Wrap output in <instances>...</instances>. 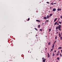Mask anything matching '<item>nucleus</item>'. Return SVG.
<instances>
[{
  "label": "nucleus",
  "mask_w": 62,
  "mask_h": 62,
  "mask_svg": "<svg viewBox=\"0 0 62 62\" xmlns=\"http://www.w3.org/2000/svg\"><path fill=\"white\" fill-rule=\"evenodd\" d=\"M61 27L62 26H61V25H59L58 26V28L59 30V31H61Z\"/></svg>",
  "instance_id": "1"
},
{
  "label": "nucleus",
  "mask_w": 62,
  "mask_h": 62,
  "mask_svg": "<svg viewBox=\"0 0 62 62\" xmlns=\"http://www.w3.org/2000/svg\"><path fill=\"white\" fill-rule=\"evenodd\" d=\"M56 10V9L55 8H54L52 10L53 11H55Z\"/></svg>",
  "instance_id": "2"
},
{
  "label": "nucleus",
  "mask_w": 62,
  "mask_h": 62,
  "mask_svg": "<svg viewBox=\"0 0 62 62\" xmlns=\"http://www.w3.org/2000/svg\"><path fill=\"white\" fill-rule=\"evenodd\" d=\"M47 54H48V55H47V57H48V58H49V57H50V54H49V53H47Z\"/></svg>",
  "instance_id": "3"
},
{
  "label": "nucleus",
  "mask_w": 62,
  "mask_h": 62,
  "mask_svg": "<svg viewBox=\"0 0 62 62\" xmlns=\"http://www.w3.org/2000/svg\"><path fill=\"white\" fill-rule=\"evenodd\" d=\"M46 60V59H45L44 60H43V62H45V60Z\"/></svg>",
  "instance_id": "4"
},
{
  "label": "nucleus",
  "mask_w": 62,
  "mask_h": 62,
  "mask_svg": "<svg viewBox=\"0 0 62 62\" xmlns=\"http://www.w3.org/2000/svg\"><path fill=\"white\" fill-rule=\"evenodd\" d=\"M52 47L53 49L54 48V43H53V46H52Z\"/></svg>",
  "instance_id": "5"
},
{
  "label": "nucleus",
  "mask_w": 62,
  "mask_h": 62,
  "mask_svg": "<svg viewBox=\"0 0 62 62\" xmlns=\"http://www.w3.org/2000/svg\"><path fill=\"white\" fill-rule=\"evenodd\" d=\"M12 58H14H14H15V56H13L12 57Z\"/></svg>",
  "instance_id": "6"
},
{
  "label": "nucleus",
  "mask_w": 62,
  "mask_h": 62,
  "mask_svg": "<svg viewBox=\"0 0 62 62\" xmlns=\"http://www.w3.org/2000/svg\"><path fill=\"white\" fill-rule=\"evenodd\" d=\"M43 19H45V20H46V19H47V17H44V18H43Z\"/></svg>",
  "instance_id": "7"
},
{
  "label": "nucleus",
  "mask_w": 62,
  "mask_h": 62,
  "mask_svg": "<svg viewBox=\"0 0 62 62\" xmlns=\"http://www.w3.org/2000/svg\"><path fill=\"white\" fill-rule=\"evenodd\" d=\"M36 21H37V22H40V21L38 20H36Z\"/></svg>",
  "instance_id": "8"
},
{
  "label": "nucleus",
  "mask_w": 62,
  "mask_h": 62,
  "mask_svg": "<svg viewBox=\"0 0 62 62\" xmlns=\"http://www.w3.org/2000/svg\"><path fill=\"white\" fill-rule=\"evenodd\" d=\"M62 48V47H59L58 48V50H59V49H61Z\"/></svg>",
  "instance_id": "9"
},
{
  "label": "nucleus",
  "mask_w": 62,
  "mask_h": 62,
  "mask_svg": "<svg viewBox=\"0 0 62 62\" xmlns=\"http://www.w3.org/2000/svg\"><path fill=\"white\" fill-rule=\"evenodd\" d=\"M58 23H60V24H61L62 23V22L60 21H59L58 22Z\"/></svg>",
  "instance_id": "10"
},
{
  "label": "nucleus",
  "mask_w": 62,
  "mask_h": 62,
  "mask_svg": "<svg viewBox=\"0 0 62 62\" xmlns=\"http://www.w3.org/2000/svg\"><path fill=\"white\" fill-rule=\"evenodd\" d=\"M57 19V18H55L54 20V22H56V19Z\"/></svg>",
  "instance_id": "11"
},
{
  "label": "nucleus",
  "mask_w": 62,
  "mask_h": 62,
  "mask_svg": "<svg viewBox=\"0 0 62 62\" xmlns=\"http://www.w3.org/2000/svg\"><path fill=\"white\" fill-rule=\"evenodd\" d=\"M50 16H49L48 15L47 16V19H48V18H49V17H50Z\"/></svg>",
  "instance_id": "12"
},
{
  "label": "nucleus",
  "mask_w": 62,
  "mask_h": 62,
  "mask_svg": "<svg viewBox=\"0 0 62 62\" xmlns=\"http://www.w3.org/2000/svg\"><path fill=\"white\" fill-rule=\"evenodd\" d=\"M53 50H54V49H53V48H52V49H51V51H50V52H52V51H53Z\"/></svg>",
  "instance_id": "13"
},
{
  "label": "nucleus",
  "mask_w": 62,
  "mask_h": 62,
  "mask_svg": "<svg viewBox=\"0 0 62 62\" xmlns=\"http://www.w3.org/2000/svg\"><path fill=\"white\" fill-rule=\"evenodd\" d=\"M51 31V29H49V32H50V31Z\"/></svg>",
  "instance_id": "14"
},
{
  "label": "nucleus",
  "mask_w": 62,
  "mask_h": 62,
  "mask_svg": "<svg viewBox=\"0 0 62 62\" xmlns=\"http://www.w3.org/2000/svg\"><path fill=\"white\" fill-rule=\"evenodd\" d=\"M57 23H56L55 22L54 24V25H56V24Z\"/></svg>",
  "instance_id": "15"
},
{
  "label": "nucleus",
  "mask_w": 62,
  "mask_h": 62,
  "mask_svg": "<svg viewBox=\"0 0 62 62\" xmlns=\"http://www.w3.org/2000/svg\"><path fill=\"white\" fill-rule=\"evenodd\" d=\"M50 17H51V16H52V15H53V14H50Z\"/></svg>",
  "instance_id": "16"
},
{
  "label": "nucleus",
  "mask_w": 62,
  "mask_h": 62,
  "mask_svg": "<svg viewBox=\"0 0 62 62\" xmlns=\"http://www.w3.org/2000/svg\"><path fill=\"white\" fill-rule=\"evenodd\" d=\"M34 29L36 30V31H38V30L36 28H34Z\"/></svg>",
  "instance_id": "17"
},
{
  "label": "nucleus",
  "mask_w": 62,
  "mask_h": 62,
  "mask_svg": "<svg viewBox=\"0 0 62 62\" xmlns=\"http://www.w3.org/2000/svg\"><path fill=\"white\" fill-rule=\"evenodd\" d=\"M58 29V27H56V29L57 30Z\"/></svg>",
  "instance_id": "18"
},
{
  "label": "nucleus",
  "mask_w": 62,
  "mask_h": 62,
  "mask_svg": "<svg viewBox=\"0 0 62 62\" xmlns=\"http://www.w3.org/2000/svg\"><path fill=\"white\" fill-rule=\"evenodd\" d=\"M38 27L39 28H40V25H38Z\"/></svg>",
  "instance_id": "19"
},
{
  "label": "nucleus",
  "mask_w": 62,
  "mask_h": 62,
  "mask_svg": "<svg viewBox=\"0 0 62 62\" xmlns=\"http://www.w3.org/2000/svg\"><path fill=\"white\" fill-rule=\"evenodd\" d=\"M57 37L56 36L55 37V39H56V40L57 39Z\"/></svg>",
  "instance_id": "20"
},
{
  "label": "nucleus",
  "mask_w": 62,
  "mask_h": 62,
  "mask_svg": "<svg viewBox=\"0 0 62 62\" xmlns=\"http://www.w3.org/2000/svg\"><path fill=\"white\" fill-rule=\"evenodd\" d=\"M30 20V18H29L27 20V21H29Z\"/></svg>",
  "instance_id": "21"
},
{
  "label": "nucleus",
  "mask_w": 62,
  "mask_h": 62,
  "mask_svg": "<svg viewBox=\"0 0 62 62\" xmlns=\"http://www.w3.org/2000/svg\"><path fill=\"white\" fill-rule=\"evenodd\" d=\"M52 56H54V52H53V55H52Z\"/></svg>",
  "instance_id": "22"
},
{
  "label": "nucleus",
  "mask_w": 62,
  "mask_h": 62,
  "mask_svg": "<svg viewBox=\"0 0 62 62\" xmlns=\"http://www.w3.org/2000/svg\"><path fill=\"white\" fill-rule=\"evenodd\" d=\"M57 11H59V8H58L57 9Z\"/></svg>",
  "instance_id": "23"
},
{
  "label": "nucleus",
  "mask_w": 62,
  "mask_h": 62,
  "mask_svg": "<svg viewBox=\"0 0 62 62\" xmlns=\"http://www.w3.org/2000/svg\"><path fill=\"white\" fill-rule=\"evenodd\" d=\"M60 38H61V39H60V40H62V37H60Z\"/></svg>",
  "instance_id": "24"
},
{
  "label": "nucleus",
  "mask_w": 62,
  "mask_h": 62,
  "mask_svg": "<svg viewBox=\"0 0 62 62\" xmlns=\"http://www.w3.org/2000/svg\"><path fill=\"white\" fill-rule=\"evenodd\" d=\"M46 3H47V4H49V2H46Z\"/></svg>",
  "instance_id": "25"
},
{
  "label": "nucleus",
  "mask_w": 62,
  "mask_h": 62,
  "mask_svg": "<svg viewBox=\"0 0 62 62\" xmlns=\"http://www.w3.org/2000/svg\"><path fill=\"white\" fill-rule=\"evenodd\" d=\"M62 36V35H61V34L59 36V37H61V36Z\"/></svg>",
  "instance_id": "26"
},
{
  "label": "nucleus",
  "mask_w": 62,
  "mask_h": 62,
  "mask_svg": "<svg viewBox=\"0 0 62 62\" xmlns=\"http://www.w3.org/2000/svg\"><path fill=\"white\" fill-rule=\"evenodd\" d=\"M55 42H56V40H55V42H54V44H55Z\"/></svg>",
  "instance_id": "27"
},
{
  "label": "nucleus",
  "mask_w": 62,
  "mask_h": 62,
  "mask_svg": "<svg viewBox=\"0 0 62 62\" xmlns=\"http://www.w3.org/2000/svg\"><path fill=\"white\" fill-rule=\"evenodd\" d=\"M50 42L48 43V45H50Z\"/></svg>",
  "instance_id": "28"
},
{
  "label": "nucleus",
  "mask_w": 62,
  "mask_h": 62,
  "mask_svg": "<svg viewBox=\"0 0 62 62\" xmlns=\"http://www.w3.org/2000/svg\"><path fill=\"white\" fill-rule=\"evenodd\" d=\"M57 59H58V60H59V57H58L57 58Z\"/></svg>",
  "instance_id": "29"
},
{
  "label": "nucleus",
  "mask_w": 62,
  "mask_h": 62,
  "mask_svg": "<svg viewBox=\"0 0 62 62\" xmlns=\"http://www.w3.org/2000/svg\"><path fill=\"white\" fill-rule=\"evenodd\" d=\"M60 56L61 57L62 56V54H61V53L60 54Z\"/></svg>",
  "instance_id": "30"
},
{
  "label": "nucleus",
  "mask_w": 62,
  "mask_h": 62,
  "mask_svg": "<svg viewBox=\"0 0 62 62\" xmlns=\"http://www.w3.org/2000/svg\"><path fill=\"white\" fill-rule=\"evenodd\" d=\"M60 18H61V19H62V16H61Z\"/></svg>",
  "instance_id": "31"
},
{
  "label": "nucleus",
  "mask_w": 62,
  "mask_h": 62,
  "mask_svg": "<svg viewBox=\"0 0 62 62\" xmlns=\"http://www.w3.org/2000/svg\"><path fill=\"white\" fill-rule=\"evenodd\" d=\"M40 31H42V30L41 29H40Z\"/></svg>",
  "instance_id": "32"
},
{
  "label": "nucleus",
  "mask_w": 62,
  "mask_h": 62,
  "mask_svg": "<svg viewBox=\"0 0 62 62\" xmlns=\"http://www.w3.org/2000/svg\"><path fill=\"white\" fill-rule=\"evenodd\" d=\"M57 25H59V24L58 23H57Z\"/></svg>",
  "instance_id": "33"
},
{
  "label": "nucleus",
  "mask_w": 62,
  "mask_h": 62,
  "mask_svg": "<svg viewBox=\"0 0 62 62\" xmlns=\"http://www.w3.org/2000/svg\"><path fill=\"white\" fill-rule=\"evenodd\" d=\"M30 58H32V56H31L30 57Z\"/></svg>",
  "instance_id": "34"
},
{
  "label": "nucleus",
  "mask_w": 62,
  "mask_h": 62,
  "mask_svg": "<svg viewBox=\"0 0 62 62\" xmlns=\"http://www.w3.org/2000/svg\"><path fill=\"white\" fill-rule=\"evenodd\" d=\"M51 5H54V3H51Z\"/></svg>",
  "instance_id": "35"
},
{
  "label": "nucleus",
  "mask_w": 62,
  "mask_h": 62,
  "mask_svg": "<svg viewBox=\"0 0 62 62\" xmlns=\"http://www.w3.org/2000/svg\"><path fill=\"white\" fill-rule=\"evenodd\" d=\"M59 10L60 11L61 10V8Z\"/></svg>",
  "instance_id": "36"
},
{
  "label": "nucleus",
  "mask_w": 62,
  "mask_h": 62,
  "mask_svg": "<svg viewBox=\"0 0 62 62\" xmlns=\"http://www.w3.org/2000/svg\"><path fill=\"white\" fill-rule=\"evenodd\" d=\"M58 21H57L56 22V23H58Z\"/></svg>",
  "instance_id": "37"
},
{
  "label": "nucleus",
  "mask_w": 62,
  "mask_h": 62,
  "mask_svg": "<svg viewBox=\"0 0 62 62\" xmlns=\"http://www.w3.org/2000/svg\"><path fill=\"white\" fill-rule=\"evenodd\" d=\"M58 21H57L56 22V23H58Z\"/></svg>",
  "instance_id": "38"
},
{
  "label": "nucleus",
  "mask_w": 62,
  "mask_h": 62,
  "mask_svg": "<svg viewBox=\"0 0 62 62\" xmlns=\"http://www.w3.org/2000/svg\"><path fill=\"white\" fill-rule=\"evenodd\" d=\"M56 55H57L58 56V55H59V54H56Z\"/></svg>",
  "instance_id": "39"
},
{
  "label": "nucleus",
  "mask_w": 62,
  "mask_h": 62,
  "mask_svg": "<svg viewBox=\"0 0 62 62\" xmlns=\"http://www.w3.org/2000/svg\"><path fill=\"white\" fill-rule=\"evenodd\" d=\"M60 35H61L60 34V33H59V36H60Z\"/></svg>",
  "instance_id": "40"
},
{
  "label": "nucleus",
  "mask_w": 62,
  "mask_h": 62,
  "mask_svg": "<svg viewBox=\"0 0 62 62\" xmlns=\"http://www.w3.org/2000/svg\"><path fill=\"white\" fill-rule=\"evenodd\" d=\"M58 31H57L56 33V34H58Z\"/></svg>",
  "instance_id": "41"
},
{
  "label": "nucleus",
  "mask_w": 62,
  "mask_h": 62,
  "mask_svg": "<svg viewBox=\"0 0 62 62\" xmlns=\"http://www.w3.org/2000/svg\"><path fill=\"white\" fill-rule=\"evenodd\" d=\"M46 21H47V22H48V21H49L48 20H46Z\"/></svg>",
  "instance_id": "42"
},
{
  "label": "nucleus",
  "mask_w": 62,
  "mask_h": 62,
  "mask_svg": "<svg viewBox=\"0 0 62 62\" xmlns=\"http://www.w3.org/2000/svg\"><path fill=\"white\" fill-rule=\"evenodd\" d=\"M60 19V18H58V21H59V19Z\"/></svg>",
  "instance_id": "43"
},
{
  "label": "nucleus",
  "mask_w": 62,
  "mask_h": 62,
  "mask_svg": "<svg viewBox=\"0 0 62 62\" xmlns=\"http://www.w3.org/2000/svg\"><path fill=\"white\" fill-rule=\"evenodd\" d=\"M56 4V3H54V4Z\"/></svg>",
  "instance_id": "44"
},
{
  "label": "nucleus",
  "mask_w": 62,
  "mask_h": 62,
  "mask_svg": "<svg viewBox=\"0 0 62 62\" xmlns=\"http://www.w3.org/2000/svg\"><path fill=\"white\" fill-rule=\"evenodd\" d=\"M54 52H56V50H55Z\"/></svg>",
  "instance_id": "45"
},
{
  "label": "nucleus",
  "mask_w": 62,
  "mask_h": 62,
  "mask_svg": "<svg viewBox=\"0 0 62 62\" xmlns=\"http://www.w3.org/2000/svg\"><path fill=\"white\" fill-rule=\"evenodd\" d=\"M61 35H62V32H61Z\"/></svg>",
  "instance_id": "46"
},
{
  "label": "nucleus",
  "mask_w": 62,
  "mask_h": 62,
  "mask_svg": "<svg viewBox=\"0 0 62 62\" xmlns=\"http://www.w3.org/2000/svg\"><path fill=\"white\" fill-rule=\"evenodd\" d=\"M45 50H47V48H46L45 49Z\"/></svg>",
  "instance_id": "47"
},
{
  "label": "nucleus",
  "mask_w": 62,
  "mask_h": 62,
  "mask_svg": "<svg viewBox=\"0 0 62 62\" xmlns=\"http://www.w3.org/2000/svg\"><path fill=\"white\" fill-rule=\"evenodd\" d=\"M58 53H60L59 51H58Z\"/></svg>",
  "instance_id": "48"
},
{
  "label": "nucleus",
  "mask_w": 62,
  "mask_h": 62,
  "mask_svg": "<svg viewBox=\"0 0 62 62\" xmlns=\"http://www.w3.org/2000/svg\"><path fill=\"white\" fill-rule=\"evenodd\" d=\"M46 22H47V21H46Z\"/></svg>",
  "instance_id": "49"
},
{
  "label": "nucleus",
  "mask_w": 62,
  "mask_h": 62,
  "mask_svg": "<svg viewBox=\"0 0 62 62\" xmlns=\"http://www.w3.org/2000/svg\"><path fill=\"white\" fill-rule=\"evenodd\" d=\"M50 8H52V7H50Z\"/></svg>",
  "instance_id": "50"
},
{
  "label": "nucleus",
  "mask_w": 62,
  "mask_h": 62,
  "mask_svg": "<svg viewBox=\"0 0 62 62\" xmlns=\"http://www.w3.org/2000/svg\"><path fill=\"white\" fill-rule=\"evenodd\" d=\"M42 59H44V58H42Z\"/></svg>",
  "instance_id": "51"
},
{
  "label": "nucleus",
  "mask_w": 62,
  "mask_h": 62,
  "mask_svg": "<svg viewBox=\"0 0 62 62\" xmlns=\"http://www.w3.org/2000/svg\"><path fill=\"white\" fill-rule=\"evenodd\" d=\"M48 12H50V11H48Z\"/></svg>",
  "instance_id": "52"
},
{
  "label": "nucleus",
  "mask_w": 62,
  "mask_h": 62,
  "mask_svg": "<svg viewBox=\"0 0 62 62\" xmlns=\"http://www.w3.org/2000/svg\"><path fill=\"white\" fill-rule=\"evenodd\" d=\"M61 51L62 52V50H61Z\"/></svg>",
  "instance_id": "53"
},
{
  "label": "nucleus",
  "mask_w": 62,
  "mask_h": 62,
  "mask_svg": "<svg viewBox=\"0 0 62 62\" xmlns=\"http://www.w3.org/2000/svg\"><path fill=\"white\" fill-rule=\"evenodd\" d=\"M36 36L37 37V35H36Z\"/></svg>",
  "instance_id": "54"
},
{
  "label": "nucleus",
  "mask_w": 62,
  "mask_h": 62,
  "mask_svg": "<svg viewBox=\"0 0 62 62\" xmlns=\"http://www.w3.org/2000/svg\"><path fill=\"white\" fill-rule=\"evenodd\" d=\"M58 54H59H59L58 53Z\"/></svg>",
  "instance_id": "55"
},
{
  "label": "nucleus",
  "mask_w": 62,
  "mask_h": 62,
  "mask_svg": "<svg viewBox=\"0 0 62 62\" xmlns=\"http://www.w3.org/2000/svg\"><path fill=\"white\" fill-rule=\"evenodd\" d=\"M42 24H43V23H42Z\"/></svg>",
  "instance_id": "56"
},
{
  "label": "nucleus",
  "mask_w": 62,
  "mask_h": 62,
  "mask_svg": "<svg viewBox=\"0 0 62 62\" xmlns=\"http://www.w3.org/2000/svg\"><path fill=\"white\" fill-rule=\"evenodd\" d=\"M56 62H58V61H56Z\"/></svg>",
  "instance_id": "57"
},
{
  "label": "nucleus",
  "mask_w": 62,
  "mask_h": 62,
  "mask_svg": "<svg viewBox=\"0 0 62 62\" xmlns=\"http://www.w3.org/2000/svg\"><path fill=\"white\" fill-rule=\"evenodd\" d=\"M59 34L60 33V32H59Z\"/></svg>",
  "instance_id": "58"
},
{
  "label": "nucleus",
  "mask_w": 62,
  "mask_h": 62,
  "mask_svg": "<svg viewBox=\"0 0 62 62\" xmlns=\"http://www.w3.org/2000/svg\"><path fill=\"white\" fill-rule=\"evenodd\" d=\"M46 37H47V36H46Z\"/></svg>",
  "instance_id": "59"
},
{
  "label": "nucleus",
  "mask_w": 62,
  "mask_h": 62,
  "mask_svg": "<svg viewBox=\"0 0 62 62\" xmlns=\"http://www.w3.org/2000/svg\"><path fill=\"white\" fill-rule=\"evenodd\" d=\"M54 55H55V54H54Z\"/></svg>",
  "instance_id": "60"
},
{
  "label": "nucleus",
  "mask_w": 62,
  "mask_h": 62,
  "mask_svg": "<svg viewBox=\"0 0 62 62\" xmlns=\"http://www.w3.org/2000/svg\"><path fill=\"white\" fill-rule=\"evenodd\" d=\"M50 54H52L51 53Z\"/></svg>",
  "instance_id": "61"
},
{
  "label": "nucleus",
  "mask_w": 62,
  "mask_h": 62,
  "mask_svg": "<svg viewBox=\"0 0 62 62\" xmlns=\"http://www.w3.org/2000/svg\"><path fill=\"white\" fill-rule=\"evenodd\" d=\"M60 0H59V1H60Z\"/></svg>",
  "instance_id": "62"
},
{
  "label": "nucleus",
  "mask_w": 62,
  "mask_h": 62,
  "mask_svg": "<svg viewBox=\"0 0 62 62\" xmlns=\"http://www.w3.org/2000/svg\"><path fill=\"white\" fill-rule=\"evenodd\" d=\"M36 38H37V37H36Z\"/></svg>",
  "instance_id": "63"
}]
</instances>
